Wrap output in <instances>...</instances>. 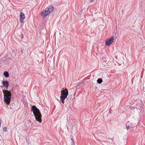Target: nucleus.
<instances>
[{
  "label": "nucleus",
  "instance_id": "nucleus-1",
  "mask_svg": "<svg viewBox=\"0 0 145 145\" xmlns=\"http://www.w3.org/2000/svg\"><path fill=\"white\" fill-rule=\"evenodd\" d=\"M33 107H34V108L33 112L35 116L36 120L39 122V123H41L42 121V115L40 110L35 106H33Z\"/></svg>",
  "mask_w": 145,
  "mask_h": 145
},
{
  "label": "nucleus",
  "instance_id": "nucleus-11",
  "mask_svg": "<svg viewBox=\"0 0 145 145\" xmlns=\"http://www.w3.org/2000/svg\"><path fill=\"white\" fill-rule=\"evenodd\" d=\"M97 82L99 84H101L103 82V80L101 78H98L97 80Z\"/></svg>",
  "mask_w": 145,
  "mask_h": 145
},
{
  "label": "nucleus",
  "instance_id": "nucleus-22",
  "mask_svg": "<svg viewBox=\"0 0 145 145\" xmlns=\"http://www.w3.org/2000/svg\"><path fill=\"white\" fill-rule=\"evenodd\" d=\"M69 99V97L67 98V99Z\"/></svg>",
  "mask_w": 145,
  "mask_h": 145
},
{
  "label": "nucleus",
  "instance_id": "nucleus-7",
  "mask_svg": "<svg viewBox=\"0 0 145 145\" xmlns=\"http://www.w3.org/2000/svg\"><path fill=\"white\" fill-rule=\"evenodd\" d=\"M3 85L5 87H8L9 86L8 82L7 81H4L2 82Z\"/></svg>",
  "mask_w": 145,
  "mask_h": 145
},
{
  "label": "nucleus",
  "instance_id": "nucleus-23",
  "mask_svg": "<svg viewBox=\"0 0 145 145\" xmlns=\"http://www.w3.org/2000/svg\"><path fill=\"white\" fill-rule=\"evenodd\" d=\"M111 112L110 111V113H111Z\"/></svg>",
  "mask_w": 145,
  "mask_h": 145
},
{
  "label": "nucleus",
  "instance_id": "nucleus-3",
  "mask_svg": "<svg viewBox=\"0 0 145 145\" xmlns=\"http://www.w3.org/2000/svg\"><path fill=\"white\" fill-rule=\"evenodd\" d=\"M61 93H63L61 94L60 96L61 101L64 100L68 95V90L67 89L65 88L64 90H63L61 91Z\"/></svg>",
  "mask_w": 145,
  "mask_h": 145
},
{
  "label": "nucleus",
  "instance_id": "nucleus-4",
  "mask_svg": "<svg viewBox=\"0 0 145 145\" xmlns=\"http://www.w3.org/2000/svg\"><path fill=\"white\" fill-rule=\"evenodd\" d=\"M114 38L113 36L107 39L105 41V44L106 45L109 46L113 42Z\"/></svg>",
  "mask_w": 145,
  "mask_h": 145
},
{
  "label": "nucleus",
  "instance_id": "nucleus-5",
  "mask_svg": "<svg viewBox=\"0 0 145 145\" xmlns=\"http://www.w3.org/2000/svg\"><path fill=\"white\" fill-rule=\"evenodd\" d=\"M25 18V16L24 14L22 12H21L20 14V21L21 22H23Z\"/></svg>",
  "mask_w": 145,
  "mask_h": 145
},
{
  "label": "nucleus",
  "instance_id": "nucleus-12",
  "mask_svg": "<svg viewBox=\"0 0 145 145\" xmlns=\"http://www.w3.org/2000/svg\"><path fill=\"white\" fill-rule=\"evenodd\" d=\"M129 124V121H128L126 123V127L127 130H128L130 128V125Z\"/></svg>",
  "mask_w": 145,
  "mask_h": 145
},
{
  "label": "nucleus",
  "instance_id": "nucleus-10",
  "mask_svg": "<svg viewBox=\"0 0 145 145\" xmlns=\"http://www.w3.org/2000/svg\"><path fill=\"white\" fill-rule=\"evenodd\" d=\"M21 52L22 53V54L23 55V56H25V53L26 52V51L24 50H23L21 49Z\"/></svg>",
  "mask_w": 145,
  "mask_h": 145
},
{
  "label": "nucleus",
  "instance_id": "nucleus-13",
  "mask_svg": "<svg viewBox=\"0 0 145 145\" xmlns=\"http://www.w3.org/2000/svg\"><path fill=\"white\" fill-rule=\"evenodd\" d=\"M7 127H5L4 128L3 130L4 131H6V129H7Z\"/></svg>",
  "mask_w": 145,
  "mask_h": 145
},
{
  "label": "nucleus",
  "instance_id": "nucleus-20",
  "mask_svg": "<svg viewBox=\"0 0 145 145\" xmlns=\"http://www.w3.org/2000/svg\"><path fill=\"white\" fill-rule=\"evenodd\" d=\"M23 36L22 37V38H22V39H23Z\"/></svg>",
  "mask_w": 145,
  "mask_h": 145
},
{
  "label": "nucleus",
  "instance_id": "nucleus-17",
  "mask_svg": "<svg viewBox=\"0 0 145 145\" xmlns=\"http://www.w3.org/2000/svg\"><path fill=\"white\" fill-rule=\"evenodd\" d=\"M10 108H12V106H10Z\"/></svg>",
  "mask_w": 145,
  "mask_h": 145
},
{
  "label": "nucleus",
  "instance_id": "nucleus-21",
  "mask_svg": "<svg viewBox=\"0 0 145 145\" xmlns=\"http://www.w3.org/2000/svg\"><path fill=\"white\" fill-rule=\"evenodd\" d=\"M9 104V103H7V104Z\"/></svg>",
  "mask_w": 145,
  "mask_h": 145
},
{
  "label": "nucleus",
  "instance_id": "nucleus-14",
  "mask_svg": "<svg viewBox=\"0 0 145 145\" xmlns=\"http://www.w3.org/2000/svg\"><path fill=\"white\" fill-rule=\"evenodd\" d=\"M71 145H74V141H73V142H72V143Z\"/></svg>",
  "mask_w": 145,
  "mask_h": 145
},
{
  "label": "nucleus",
  "instance_id": "nucleus-6",
  "mask_svg": "<svg viewBox=\"0 0 145 145\" xmlns=\"http://www.w3.org/2000/svg\"><path fill=\"white\" fill-rule=\"evenodd\" d=\"M3 94L5 95H6L7 96L9 97H10L11 96V92L6 90L5 91V92H3Z\"/></svg>",
  "mask_w": 145,
  "mask_h": 145
},
{
  "label": "nucleus",
  "instance_id": "nucleus-9",
  "mask_svg": "<svg viewBox=\"0 0 145 145\" xmlns=\"http://www.w3.org/2000/svg\"><path fill=\"white\" fill-rule=\"evenodd\" d=\"M4 75L6 78H7L9 76V74L8 72L7 71H5L4 72Z\"/></svg>",
  "mask_w": 145,
  "mask_h": 145
},
{
  "label": "nucleus",
  "instance_id": "nucleus-19",
  "mask_svg": "<svg viewBox=\"0 0 145 145\" xmlns=\"http://www.w3.org/2000/svg\"><path fill=\"white\" fill-rule=\"evenodd\" d=\"M71 98L69 100H70V101H71L72 100H71Z\"/></svg>",
  "mask_w": 145,
  "mask_h": 145
},
{
  "label": "nucleus",
  "instance_id": "nucleus-18",
  "mask_svg": "<svg viewBox=\"0 0 145 145\" xmlns=\"http://www.w3.org/2000/svg\"><path fill=\"white\" fill-rule=\"evenodd\" d=\"M90 1V2H91L93 0H89Z\"/></svg>",
  "mask_w": 145,
  "mask_h": 145
},
{
  "label": "nucleus",
  "instance_id": "nucleus-2",
  "mask_svg": "<svg viewBox=\"0 0 145 145\" xmlns=\"http://www.w3.org/2000/svg\"><path fill=\"white\" fill-rule=\"evenodd\" d=\"M54 8L52 5H50L46 8L45 10L42 11L41 13V15L44 17H45L50 14L54 10Z\"/></svg>",
  "mask_w": 145,
  "mask_h": 145
},
{
  "label": "nucleus",
  "instance_id": "nucleus-16",
  "mask_svg": "<svg viewBox=\"0 0 145 145\" xmlns=\"http://www.w3.org/2000/svg\"><path fill=\"white\" fill-rule=\"evenodd\" d=\"M71 140H72V142H73V141H74V140H73V139L72 138H71Z\"/></svg>",
  "mask_w": 145,
  "mask_h": 145
},
{
  "label": "nucleus",
  "instance_id": "nucleus-15",
  "mask_svg": "<svg viewBox=\"0 0 145 145\" xmlns=\"http://www.w3.org/2000/svg\"><path fill=\"white\" fill-rule=\"evenodd\" d=\"M64 100L62 101V103H64Z\"/></svg>",
  "mask_w": 145,
  "mask_h": 145
},
{
  "label": "nucleus",
  "instance_id": "nucleus-8",
  "mask_svg": "<svg viewBox=\"0 0 145 145\" xmlns=\"http://www.w3.org/2000/svg\"><path fill=\"white\" fill-rule=\"evenodd\" d=\"M4 99L6 101H7L9 99V97L6 95L4 94Z\"/></svg>",
  "mask_w": 145,
  "mask_h": 145
}]
</instances>
